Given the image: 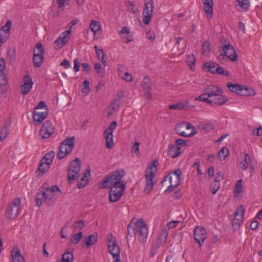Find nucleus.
Instances as JSON below:
<instances>
[{"label":"nucleus","instance_id":"f3484780","mask_svg":"<svg viewBox=\"0 0 262 262\" xmlns=\"http://www.w3.org/2000/svg\"><path fill=\"white\" fill-rule=\"evenodd\" d=\"M155 177V174L154 173L152 169V167L150 166L146 170V185L144 190L146 192L149 193L154 187L153 179Z\"/></svg>","mask_w":262,"mask_h":262},{"label":"nucleus","instance_id":"4d7b16f0","mask_svg":"<svg viewBox=\"0 0 262 262\" xmlns=\"http://www.w3.org/2000/svg\"><path fill=\"white\" fill-rule=\"evenodd\" d=\"M41 108H45V111L48 110V107L43 101L39 102L35 107V110H39Z\"/></svg>","mask_w":262,"mask_h":262},{"label":"nucleus","instance_id":"c03bdc74","mask_svg":"<svg viewBox=\"0 0 262 262\" xmlns=\"http://www.w3.org/2000/svg\"><path fill=\"white\" fill-rule=\"evenodd\" d=\"M229 154V151L227 148L222 147V149L219 151L218 154L219 157L221 160H224L226 157Z\"/></svg>","mask_w":262,"mask_h":262},{"label":"nucleus","instance_id":"13d9d810","mask_svg":"<svg viewBox=\"0 0 262 262\" xmlns=\"http://www.w3.org/2000/svg\"><path fill=\"white\" fill-rule=\"evenodd\" d=\"M169 175H171V176H175V177L177 178H180L182 176V171L180 169H178L176 170L171 172V173H169Z\"/></svg>","mask_w":262,"mask_h":262},{"label":"nucleus","instance_id":"37998d69","mask_svg":"<svg viewBox=\"0 0 262 262\" xmlns=\"http://www.w3.org/2000/svg\"><path fill=\"white\" fill-rule=\"evenodd\" d=\"M154 6V0H147L145 2L143 10L153 13Z\"/></svg>","mask_w":262,"mask_h":262},{"label":"nucleus","instance_id":"a18cd8bd","mask_svg":"<svg viewBox=\"0 0 262 262\" xmlns=\"http://www.w3.org/2000/svg\"><path fill=\"white\" fill-rule=\"evenodd\" d=\"M81 92L83 93L88 94L90 91V82L86 80H85L82 84Z\"/></svg>","mask_w":262,"mask_h":262},{"label":"nucleus","instance_id":"0e129e2a","mask_svg":"<svg viewBox=\"0 0 262 262\" xmlns=\"http://www.w3.org/2000/svg\"><path fill=\"white\" fill-rule=\"evenodd\" d=\"M60 66H64L65 69H69L70 68L71 65L68 60L65 59L62 61L60 64Z\"/></svg>","mask_w":262,"mask_h":262},{"label":"nucleus","instance_id":"79ce46f5","mask_svg":"<svg viewBox=\"0 0 262 262\" xmlns=\"http://www.w3.org/2000/svg\"><path fill=\"white\" fill-rule=\"evenodd\" d=\"M94 68L100 77H103L105 75V70L99 63H95Z\"/></svg>","mask_w":262,"mask_h":262},{"label":"nucleus","instance_id":"4468645a","mask_svg":"<svg viewBox=\"0 0 262 262\" xmlns=\"http://www.w3.org/2000/svg\"><path fill=\"white\" fill-rule=\"evenodd\" d=\"M207 231L205 228L197 226L194 230V238L195 241L202 246L207 237Z\"/></svg>","mask_w":262,"mask_h":262},{"label":"nucleus","instance_id":"e2e57ef3","mask_svg":"<svg viewBox=\"0 0 262 262\" xmlns=\"http://www.w3.org/2000/svg\"><path fill=\"white\" fill-rule=\"evenodd\" d=\"M146 36L149 40H152V41H153L155 39V37H156V36H155L154 33L150 31L147 32Z\"/></svg>","mask_w":262,"mask_h":262},{"label":"nucleus","instance_id":"393cba45","mask_svg":"<svg viewBox=\"0 0 262 262\" xmlns=\"http://www.w3.org/2000/svg\"><path fill=\"white\" fill-rule=\"evenodd\" d=\"M181 152V148L174 144L169 145L167 154L172 158H177Z\"/></svg>","mask_w":262,"mask_h":262},{"label":"nucleus","instance_id":"69168bd1","mask_svg":"<svg viewBox=\"0 0 262 262\" xmlns=\"http://www.w3.org/2000/svg\"><path fill=\"white\" fill-rule=\"evenodd\" d=\"M79 60L75 58L74 60V69L75 72H77L79 71Z\"/></svg>","mask_w":262,"mask_h":262},{"label":"nucleus","instance_id":"bb28decb","mask_svg":"<svg viewBox=\"0 0 262 262\" xmlns=\"http://www.w3.org/2000/svg\"><path fill=\"white\" fill-rule=\"evenodd\" d=\"M164 245L163 243L156 239L151 244L150 251V257H154L157 253L158 250L160 247Z\"/></svg>","mask_w":262,"mask_h":262},{"label":"nucleus","instance_id":"c9c22d12","mask_svg":"<svg viewBox=\"0 0 262 262\" xmlns=\"http://www.w3.org/2000/svg\"><path fill=\"white\" fill-rule=\"evenodd\" d=\"M152 13L151 12L144 11L142 13V18L143 21L145 25H148L150 21L151 20V18L152 15Z\"/></svg>","mask_w":262,"mask_h":262},{"label":"nucleus","instance_id":"bf43d9fd","mask_svg":"<svg viewBox=\"0 0 262 262\" xmlns=\"http://www.w3.org/2000/svg\"><path fill=\"white\" fill-rule=\"evenodd\" d=\"M107 242L108 244H113L114 241H116L115 237L112 234H108L106 238Z\"/></svg>","mask_w":262,"mask_h":262},{"label":"nucleus","instance_id":"e433bc0d","mask_svg":"<svg viewBox=\"0 0 262 262\" xmlns=\"http://www.w3.org/2000/svg\"><path fill=\"white\" fill-rule=\"evenodd\" d=\"M204 66L208 69V71L210 72L216 74V68L218 66V64L214 62H205Z\"/></svg>","mask_w":262,"mask_h":262},{"label":"nucleus","instance_id":"2f4dec72","mask_svg":"<svg viewBox=\"0 0 262 262\" xmlns=\"http://www.w3.org/2000/svg\"><path fill=\"white\" fill-rule=\"evenodd\" d=\"M184 124L183 123V122H181L180 123H178L176 127H175V130L176 133L179 134L180 136L187 137V134L184 132Z\"/></svg>","mask_w":262,"mask_h":262},{"label":"nucleus","instance_id":"c756f323","mask_svg":"<svg viewBox=\"0 0 262 262\" xmlns=\"http://www.w3.org/2000/svg\"><path fill=\"white\" fill-rule=\"evenodd\" d=\"M10 125L5 124L0 130V140L3 141L9 134Z\"/></svg>","mask_w":262,"mask_h":262},{"label":"nucleus","instance_id":"7c9ffc66","mask_svg":"<svg viewBox=\"0 0 262 262\" xmlns=\"http://www.w3.org/2000/svg\"><path fill=\"white\" fill-rule=\"evenodd\" d=\"M97 242V235L92 234L84 239V243L86 247L94 245Z\"/></svg>","mask_w":262,"mask_h":262},{"label":"nucleus","instance_id":"39448f33","mask_svg":"<svg viewBox=\"0 0 262 262\" xmlns=\"http://www.w3.org/2000/svg\"><path fill=\"white\" fill-rule=\"evenodd\" d=\"M20 199H15L6 208L5 213V217L10 220L15 219L20 212Z\"/></svg>","mask_w":262,"mask_h":262},{"label":"nucleus","instance_id":"49530a36","mask_svg":"<svg viewBox=\"0 0 262 262\" xmlns=\"http://www.w3.org/2000/svg\"><path fill=\"white\" fill-rule=\"evenodd\" d=\"M202 53L204 55H207L209 53L210 47L208 41H205L202 45Z\"/></svg>","mask_w":262,"mask_h":262},{"label":"nucleus","instance_id":"8fccbe9b","mask_svg":"<svg viewBox=\"0 0 262 262\" xmlns=\"http://www.w3.org/2000/svg\"><path fill=\"white\" fill-rule=\"evenodd\" d=\"M216 74L221 75H224L227 77L230 76V73L227 71L224 70L221 66L218 64L216 68Z\"/></svg>","mask_w":262,"mask_h":262},{"label":"nucleus","instance_id":"2eb2a0df","mask_svg":"<svg viewBox=\"0 0 262 262\" xmlns=\"http://www.w3.org/2000/svg\"><path fill=\"white\" fill-rule=\"evenodd\" d=\"M54 130L55 127L52 122L47 120L42 125L40 134L43 138H48L54 133Z\"/></svg>","mask_w":262,"mask_h":262},{"label":"nucleus","instance_id":"ddd939ff","mask_svg":"<svg viewBox=\"0 0 262 262\" xmlns=\"http://www.w3.org/2000/svg\"><path fill=\"white\" fill-rule=\"evenodd\" d=\"M12 27L11 20H7L0 29V47L5 42L10 36V31Z\"/></svg>","mask_w":262,"mask_h":262},{"label":"nucleus","instance_id":"9d476101","mask_svg":"<svg viewBox=\"0 0 262 262\" xmlns=\"http://www.w3.org/2000/svg\"><path fill=\"white\" fill-rule=\"evenodd\" d=\"M45 50L42 43L38 42L35 46L33 51V62L36 68L40 67L43 63L44 60Z\"/></svg>","mask_w":262,"mask_h":262},{"label":"nucleus","instance_id":"f704fd0d","mask_svg":"<svg viewBox=\"0 0 262 262\" xmlns=\"http://www.w3.org/2000/svg\"><path fill=\"white\" fill-rule=\"evenodd\" d=\"M85 226V223L82 220L76 221L75 222L72 227L73 228V231L76 232L82 230Z\"/></svg>","mask_w":262,"mask_h":262},{"label":"nucleus","instance_id":"4c0bfd02","mask_svg":"<svg viewBox=\"0 0 262 262\" xmlns=\"http://www.w3.org/2000/svg\"><path fill=\"white\" fill-rule=\"evenodd\" d=\"M82 232L81 231L79 232L78 233L74 234L71 237L70 239V242L73 244H78L82 238Z\"/></svg>","mask_w":262,"mask_h":262},{"label":"nucleus","instance_id":"774afa93","mask_svg":"<svg viewBox=\"0 0 262 262\" xmlns=\"http://www.w3.org/2000/svg\"><path fill=\"white\" fill-rule=\"evenodd\" d=\"M122 39L124 40V42L126 43H128L133 41V37L130 36H125L124 37H121Z\"/></svg>","mask_w":262,"mask_h":262},{"label":"nucleus","instance_id":"338daca9","mask_svg":"<svg viewBox=\"0 0 262 262\" xmlns=\"http://www.w3.org/2000/svg\"><path fill=\"white\" fill-rule=\"evenodd\" d=\"M234 216H235L234 220V223L236 221H237V222L236 223V224H240L241 223L243 222V219H244V215H234Z\"/></svg>","mask_w":262,"mask_h":262},{"label":"nucleus","instance_id":"f8f14e48","mask_svg":"<svg viewBox=\"0 0 262 262\" xmlns=\"http://www.w3.org/2000/svg\"><path fill=\"white\" fill-rule=\"evenodd\" d=\"M117 126V122L114 121L104 131V136L106 142L105 145L108 148H112L114 145L113 133Z\"/></svg>","mask_w":262,"mask_h":262},{"label":"nucleus","instance_id":"de8ad7c7","mask_svg":"<svg viewBox=\"0 0 262 262\" xmlns=\"http://www.w3.org/2000/svg\"><path fill=\"white\" fill-rule=\"evenodd\" d=\"M243 191V185H242V180H239L237 181L236 184L235 185L234 188V192L238 194L241 193Z\"/></svg>","mask_w":262,"mask_h":262},{"label":"nucleus","instance_id":"09e8293b","mask_svg":"<svg viewBox=\"0 0 262 262\" xmlns=\"http://www.w3.org/2000/svg\"><path fill=\"white\" fill-rule=\"evenodd\" d=\"M220 187V182L217 181H214L211 184L210 188L211 191L213 194H215L216 193L217 190L219 189Z\"/></svg>","mask_w":262,"mask_h":262},{"label":"nucleus","instance_id":"ea45409f","mask_svg":"<svg viewBox=\"0 0 262 262\" xmlns=\"http://www.w3.org/2000/svg\"><path fill=\"white\" fill-rule=\"evenodd\" d=\"M98 58L102 62V64L106 67L107 65V61L104 59V53L103 50H100V51H97L96 53Z\"/></svg>","mask_w":262,"mask_h":262},{"label":"nucleus","instance_id":"680f3d73","mask_svg":"<svg viewBox=\"0 0 262 262\" xmlns=\"http://www.w3.org/2000/svg\"><path fill=\"white\" fill-rule=\"evenodd\" d=\"M56 2L58 8L61 9V11H62L64 8L66 0H56Z\"/></svg>","mask_w":262,"mask_h":262},{"label":"nucleus","instance_id":"f257e3e1","mask_svg":"<svg viewBox=\"0 0 262 262\" xmlns=\"http://www.w3.org/2000/svg\"><path fill=\"white\" fill-rule=\"evenodd\" d=\"M125 172L123 169L117 170L109 175L100 183V188L110 187L109 199L111 202L118 201L122 196L125 189V185L122 181Z\"/></svg>","mask_w":262,"mask_h":262},{"label":"nucleus","instance_id":"5fc2aeb1","mask_svg":"<svg viewBox=\"0 0 262 262\" xmlns=\"http://www.w3.org/2000/svg\"><path fill=\"white\" fill-rule=\"evenodd\" d=\"M245 214V209L242 205L237 208L234 213V215H244Z\"/></svg>","mask_w":262,"mask_h":262},{"label":"nucleus","instance_id":"052dcab7","mask_svg":"<svg viewBox=\"0 0 262 262\" xmlns=\"http://www.w3.org/2000/svg\"><path fill=\"white\" fill-rule=\"evenodd\" d=\"M124 76L122 77V78L127 81H132L133 80V77L132 75H129L128 72L126 71L124 73Z\"/></svg>","mask_w":262,"mask_h":262},{"label":"nucleus","instance_id":"412c9836","mask_svg":"<svg viewBox=\"0 0 262 262\" xmlns=\"http://www.w3.org/2000/svg\"><path fill=\"white\" fill-rule=\"evenodd\" d=\"M11 254L13 262H25V259L21 254L20 250L17 246L13 247Z\"/></svg>","mask_w":262,"mask_h":262},{"label":"nucleus","instance_id":"b1692460","mask_svg":"<svg viewBox=\"0 0 262 262\" xmlns=\"http://www.w3.org/2000/svg\"><path fill=\"white\" fill-rule=\"evenodd\" d=\"M226 86L228 88V89L232 92L237 93L238 94H241V92L243 90H245L248 92V88L245 86H242V85L237 84H233L231 83H227Z\"/></svg>","mask_w":262,"mask_h":262},{"label":"nucleus","instance_id":"473e14b6","mask_svg":"<svg viewBox=\"0 0 262 262\" xmlns=\"http://www.w3.org/2000/svg\"><path fill=\"white\" fill-rule=\"evenodd\" d=\"M167 179H168L170 183H172L173 185L175 186H178L180 184L181 179L180 178H177L175 177V176H171V175H167L164 180L162 181V182L166 181Z\"/></svg>","mask_w":262,"mask_h":262},{"label":"nucleus","instance_id":"0eeeda50","mask_svg":"<svg viewBox=\"0 0 262 262\" xmlns=\"http://www.w3.org/2000/svg\"><path fill=\"white\" fill-rule=\"evenodd\" d=\"M133 230L135 233L138 235L139 240L144 243L148 234V229L144 220L142 219L138 220Z\"/></svg>","mask_w":262,"mask_h":262},{"label":"nucleus","instance_id":"dca6fc26","mask_svg":"<svg viewBox=\"0 0 262 262\" xmlns=\"http://www.w3.org/2000/svg\"><path fill=\"white\" fill-rule=\"evenodd\" d=\"M107 250L108 252L112 255L114 262H121L120 257V249L117 241H114L113 244H108Z\"/></svg>","mask_w":262,"mask_h":262},{"label":"nucleus","instance_id":"6e6552de","mask_svg":"<svg viewBox=\"0 0 262 262\" xmlns=\"http://www.w3.org/2000/svg\"><path fill=\"white\" fill-rule=\"evenodd\" d=\"M54 156L55 153L52 151L47 153L41 159L38 168L41 176H42L49 170L50 165L53 162Z\"/></svg>","mask_w":262,"mask_h":262},{"label":"nucleus","instance_id":"a878e982","mask_svg":"<svg viewBox=\"0 0 262 262\" xmlns=\"http://www.w3.org/2000/svg\"><path fill=\"white\" fill-rule=\"evenodd\" d=\"M203 4L204 9L207 15H210L209 17L211 18L213 12V0H204L202 1Z\"/></svg>","mask_w":262,"mask_h":262},{"label":"nucleus","instance_id":"72a5a7b5","mask_svg":"<svg viewBox=\"0 0 262 262\" xmlns=\"http://www.w3.org/2000/svg\"><path fill=\"white\" fill-rule=\"evenodd\" d=\"M182 122L184 124V128H186L187 129H191V132L190 133L187 134V137H192L197 134L196 129L190 122L185 121H183Z\"/></svg>","mask_w":262,"mask_h":262},{"label":"nucleus","instance_id":"1a4fd4ad","mask_svg":"<svg viewBox=\"0 0 262 262\" xmlns=\"http://www.w3.org/2000/svg\"><path fill=\"white\" fill-rule=\"evenodd\" d=\"M224 53H221L218 57L220 60L224 59L226 56L231 61L234 62L237 60L238 56L234 48L229 43L224 44L222 46Z\"/></svg>","mask_w":262,"mask_h":262},{"label":"nucleus","instance_id":"4be33fe9","mask_svg":"<svg viewBox=\"0 0 262 262\" xmlns=\"http://www.w3.org/2000/svg\"><path fill=\"white\" fill-rule=\"evenodd\" d=\"M228 99L224 96L219 94L216 96L214 97L212 99H210V101H208L209 102L207 103L210 104L212 106L215 105H222L225 103Z\"/></svg>","mask_w":262,"mask_h":262},{"label":"nucleus","instance_id":"f03ea898","mask_svg":"<svg viewBox=\"0 0 262 262\" xmlns=\"http://www.w3.org/2000/svg\"><path fill=\"white\" fill-rule=\"evenodd\" d=\"M60 192L57 186L54 185L49 187L47 183H44L36 193V206L40 207L43 203L48 205H53L56 201L57 195Z\"/></svg>","mask_w":262,"mask_h":262},{"label":"nucleus","instance_id":"864d4df0","mask_svg":"<svg viewBox=\"0 0 262 262\" xmlns=\"http://www.w3.org/2000/svg\"><path fill=\"white\" fill-rule=\"evenodd\" d=\"M199 127L201 130L206 132H209L214 128L213 126L211 124H202Z\"/></svg>","mask_w":262,"mask_h":262},{"label":"nucleus","instance_id":"3c124183","mask_svg":"<svg viewBox=\"0 0 262 262\" xmlns=\"http://www.w3.org/2000/svg\"><path fill=\"white\" fill-rule=\"evenodd\" d=\"M140 143L135 142L131 148V152L133 154L138 156L139 155Z\"/></svg>","mask_w":262,"mask_h":262},{"label":"nucleus","instance_id":"9b49d317","mask_svg":"<svg viewBox=\"0 0 262 262\" xmlns=\"http://www.w3.org/2000/svg\"><path fill=\"white\" fill-rule=\"evenodd\" d=\"M71 34V27L69 29L61 33L57 38L54 41V48L57 50L61 49L69 41Z\"/></svg>","mask_w":262,"mask_h":262},{"label":"nucleus","instance_id":"a211bd4d","mask_svg":"<svg viewBox=\"0 0 262 262\" xmlns=\"http://www.w3.org/2000/svg\"><path fill=\"white\" fill-rule=\"evenodd\" d=\"M24 84L21 86V93L23 95H26L32 90L33 82L32 78L29 75L23 77Z\"/></svg>","mask_w":262,"mask_h":262},{"label":"nucleus","instance_id":"c85d7f7f","mask_svg":"<svg viewBox=\"0 0 262 262\" xmlns=\"http://www.w3.org/2000/svg\"><path fill=\"white\" fill-rule=\"evenodd\" d=\"M188 102L187 101L180 102L176 104H173L172 105H169V108L170 110H178L185 109L188 107Z\"/></svg>","mask_w":262,"mask_h":262},{"label":"nucleus","instance_id":"423d86ee","mask_svg":"<svg viewBox=\"0 0 262 262\" xmlns=\"http://www.w3.org/2000/svg\"><path fill=\"white\" fill-rule=\"evenodd\" d=\"M80 171V160L78 158H76L71 161L68 166V180L69 183H71L79 177Z\"/></svg>","mask_w":262,"mask_h":262},{"label":"nucleus","instance_id":"cd10ccee","mask_svg":"<svg viewBox=\"0 0 262 262\" xmlns=\"http://www.w3.org/2000/svg\"><path fill=\"white\" fill-rule=\"evenodd\" d=\"M251 156L249 154H246L245 155L244 159L239 163L241 168L243 170H246L248 166L251 165Z\"/></svg>","mask_w":262,"mask_h":262},{"label":"nucleus","instance_id":"5701e85b","mask_svg":"<svg viewBox=\"0 0 262 262\" xmlns=\"http://www.w3.org/2000/svg\"><path fill=\"white\" fill-rule=\"evenodd\" d=\"M48 115V110L40 112L35 111L33 113V118L36 124H38L43 121Z\"/></svg>","mask_w":262,"mask_h":262},{"label":"nucleus","instance_id":"a19ab883","mask_svg":"<svg viewBox=\"0 0 262 262\" xmlns=\"http://www.w3.org/2000/svg\"><path fill=\"white\" fill-rule=\"evenodd\" d=\"M168 234V231L166 229H164L161 230L159 236L157 238L159 241L162 242L164 244L165 243L167 236Z\"/></svg>","mask_w":262,"mask_h":262},{"label":"nucleus","instance_id":"603ef678","mask_svg":"<svg viewBox=\"0 0 262 262\" xmlns=\"http://www.w3.org/2000/svg\"><path fill=\"white\" fill-rule=\"evenodd\" d=\"M127 7L133 13H137L138 12V9L133 2L128 1L127 2Z\"/></svg>","mask_w":262,"mask_h":262},{"label":"nucleus","instance_id":"20e7f679","mask_svg":"<svg viewBox=\"0 0 262 262\" xmlns=\"http://www.w3.org/2000/svg\"><path fill=\"white\" fill-rule=\"evenodd\" d=\"M75 137H69L63 141L59 147L57 157L59 159H63L67 154H70L74 148Z\"/></svg>","mask_w":262,"mask_h":262},{"label":"nucleus","instance_id":"6ab92c4d","mask_svg":"<svg viewBox=\"0 0 262 262\" xmlns=\"http://www.w3.org/2000/svg\"><path fill=\"white\" fill-rule=\"evenodd\" d=\"M141 86L144 91L146 98L147 99H151L152 94L150 92L152 90V86L150 82V79L148 76L144 77L141 83Z\"/></svg>","mask_w":262,"mask_h":262},{"label":"nucleus","instance_id":"aec40b11","mask_svg":"<svg viewBox=\"0 0 262 262\" xmlns=\"http://www.w3.org/2000/svg\"><path fill=\"white\" fill-rule=\"evenodd\" d=\"M235 9L240 12H246L250 6V0H235L234 2Z\"/></svg>","mask_w":262,"mask_h":262},{"label":"nucleus","instance_id":"7ed1b4c3","mask_svg":"<svg viewBox=\"0 0 262 262\" xmlns=\"http://www.w3.org/2000/svg\"><path fill=\"white\" fill-rule=\"evenodd\" d=\"M223 90L216 85H209L205 88L203 90V93L196 98V100L209 102L210 99H212L214 97L216 96L219 94H222Z\"/></svg>","mask_w":262,"mask_h":262},{"label":"nucleus","instance_id":"58836bf2","mask_svg":"<svg viewBox=\"0 0 262 262\" xmlns=\"http://www.w3.org/2000/svg\"><path fill=\"white\" fill-rule=\"evenodd\" d=\"M90 28L92 31L94 32V35L96 34V33L100 30V26L99 23L94 20H91Z\"/></svg>","mask_w":262,"mask_h":262},{"label":"nucleus","instance_id":"6e6d98bb","mask_svg":"<svg viewBox=\"0 0 262 262\" xmlns=\"http://www.w3.org/2000/svg\"><path fill=\"white\" fill-rule=\"evenodd\" d=\"M4 72L0 71V81L2 85H5L7 83V80Z\"/></svg>","mask_w":262,"mask_h":262}]
</instances>
